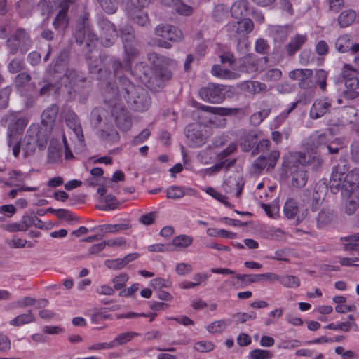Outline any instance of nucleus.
<instances>
[{
	"mask_svg": "<svg viewBox=\"0 0 359 359\" xmlns=\"http://www.w3.org/2000/svg\"><path fill=\"white\" fill-rule=\"evenodd\" d=\"M111 96L114 98V102L123 97L128 106L137 111H144L151 105V98L146 90L134 85L124 76L119 79V88H111Z\"/></svg>",
	"mask_w": 359,
	"mask_h": 359,
	"instance_id": "nucleus-1",
	"label": "nucleus"
},
{
	"mask_svg": "<svg viewBox=\"0 0 359 359\" xmlns=\"http://www.w3.org/2000/svg\"><path fill=\"white\" fill-rule=\"evenodd\" d=\"M341 195L347 198L344 212L348 215H353L359 207V168L348 172L343 180Z\"/></svg>",
	"mask_w": 359,
	"mask_h": 359,
	"instance_id": "nucleus-2",
	"label": "nucleus"
},
{
	"mask_svg": "<svg viewBox=\"0 0 359 359\" xmlns=\"http://www.w3.org/2000/svg\"><path fill=\"white\" fill-rule=\"evenodd\" d=\"M148 59L152 64L153 74L151 76L145 75L147 82L153 86L163 88V83L170 80L172 76L171 71L163 65L167 64L169 59L156 53H149Z\"/></svg>",
	"mask_w": 359,
	"mask_h": 359,
	"instance_id": "nucleus-3",
	"label": "nucleus"
},
{
	"mask_svg": "<svg viewBox=\"0 0 359 359\" xmlns=\"http://www.w3.org/2000/svg\"><path fill=\"white\" fill-rule=\"evenodd\" d=\"M235 88L231 86H225L209 83L207 86L201 88L198 91L200 97L213 104L221 103L226 98L234 96Z\"/></svg>",
	"mask_w": 359,
	"mask_h": 359,
	"instance_id": "nucleus-4",
	"label": "nucleus"
},
{
	"mask_svg": "<svg viewBox=\"0 0 359 359\" xmlns=\"http://www.w3.org/2000/svg\"><path fill=\"white\" fill-rule=\"evenodd\" d=\"M258 133L255 130H242L239 133L238 142L243 152H251L252 156L259 152H264L269 149L270 141L268 139H262L257 141Z\"/></svg>",
	"mask_w": 359,
	"mask_h": 359,
	"instance_id": "nucleus-5",
	"label": "nucleus"
},
{
	"mask_svg": "<svg viewBox=\"0 0 359 359\" xmlns=\"http://www.w3.org/2000/svg\"><path fill=\"white\" fill-rule=\"evenodd\" d=\"M75 0H41L39 6L46 8L50 13L60 8L55 18L53 25L55 29L63 30L67 25V14L69 6L74 3Z\"/></svg>",
	"mask_w": 359,
	"mask_h": 359,
	"instance_id": "nucleus-6",
	"label": "nucleus"
},
{
	"mask_svg": "<svg viewBox=\"0 0 359 359\" xmlns=\"http://www.w3.org/2000/svg\"><path fill=\"white\" fill-rule=\"evenodd\" d=\"M32 40L29 32L19 27L16 29L6 40V47L10 55H15L19 51L25 54L32 47Z\"/></svg>",
	"mask_w": 359,
	"mask_h": 359,
	"instance_id": "nucleus-7",
	"label": "nucleus"
},
{
	"mask_svg": "<svg viewBox=\"0 0 359 359\" xmlns=\"http://www.w3.org/2000/svg\"><path fill=\"white\" fill-rule=\"evenodd\" d=\"M341 76L344 82L346 89L342 95L348 100L358 97L359 92V71L349 64H345L341 69Z\"/></svg>",
	"mask_w": 359,
	"mask_h": 359,
	"instance_id": "nucleus-8",
	"label": "nucleus"
},
{
	"mask_svg": "<svg viewBox=\"0 0 359 359\" xmlns=\"http://www.w3.org/2000/svg\"><path fill=\"white\" fill-rule=\"evenodd\" d=\"M86 60L88 62L90 73H97V79L105 85V95L109 98L110 102H114V98L111 96V88H119V85L116 86L113 83L114 81V74H112L111 70L109 68L106 67L105 65L102 67L97 69V65H94V62L89 54L86 55Z\"/></svg>",
	"mask_w": 359,
	"mask_h": 359,
	"instance_id": "nucleus-9",
	"label": "nucleus"
},
{
	"mask_svg": "<svg viewBox=\"0 0 359 359\" xmlns=\"http://www.w3.org/2000/svg\"><path fill=\"white\" fill-rule=\"evenodd\" d=\"M64 79L68 81L69 87L80 95H86L91 89V81L88 79L83 72L76 69H67L64 74Z\"/></svg>",
	"mask_w": 359,
	"mask_h": 359,
	"instance_id": "nucleus-10",
	"label": "nucleus"
},
{
	"mask_svg": "<svg viewBox=\"0 0 359 359\" xmlns=\"http://www.w3.org/2000/svg\"><path fill=\"white\" fill-rule=\"evenodd\" d=\"M3 126H8V144L11 147L13 139L20 138L19 135L24 131L27 125V119L24 117H18L16 113L12 112L5 115L1 119Z\"/></svg>",
	"mask_w": 359,
	"mask_h": 359,
	"instance_id": "nucleus-11",
	"label": "nucleus"
},
{
	"mask_svg": "<svg viewBox=\"0 0 359 359\" xmlns=\"http://www.w3.org/2000/svg\"><path fill=\"white\" fill-rule=\"evenodd\" d=\"M349 168L348 161L344 158H340L337 163L333 165L329 182L330 190L333 194H336L342 190V180H344L346 177L344 175L348 173L347 172Z\"/></svg>",
	"mask_w": 359,
	"mask_h": 359,
	"instance_id": "nucleus-12",
	"label": "nucleus"
},
{
	"mask_svg": "<svg viewBox=\"0 0 359 359\" xmlns=\"http://www.w3.org/2000/svg\"><path fill=\"white\" fill-rule=\"evenodd\" d=\"M98 26L100 29V39L102 44L105 47H109L116 41L118 32L114 25L107 18L101 16L98 19Z\"/></svg>",
	"mask_w": 359,
	"mask_h": 359,
	"instance_id": "nucleus-13",
	"label": "nucleus"
},
{
	"mask_svg": "<svg viewBox=\"0 0 359 359\" xmlns=\"http://www.w3.org/2000/svg\"><path fill=\"white\" fill-rule=\"evenodd\" d=\"M253 28L254 23L248 18H245L236 22H231L226 26L229 36L234 39L245 36V34L251 32Z\"/></svg>",
	"mask_w": 359,
	"mask_h": 359,
	"instance_id": "nucleus-14",
	"label": "nucleus"
},
{
	"mask_svg": "<svg viewBox=\"0 0 359 359\" xmlns=\"http://www.w3.org/2000/svg\"><path fill=\"white\" fill-rule=\"evenodd\" d=\"M267 60V57L258 58L256 56L248 55L241 60L238 69L248 74H256L262 69L263 65Z\"/></svg>",
	"mask_w": 359,
	"mask_h": 359,
	"instance_id": "nucleus-15",
	"label": "nucleus"
},
{
	"mask_svg": "<svg viewBox=\"0 0 359 359\" xmlns=\"http://www.w3.org/2000/svg\"><path fill=\"white\" fill-rule=\"evenodd\" d=\"M313 70L310 69H296L289 72L290 79L298 81V86L302 89H309L314 86L311 80Z\"/></svg>",
	"mask_w": 359,
	"mask_h": 359,
	"instance_id": "nucleus-16",
	"label": "nucleus"
},
{
	"mask_svg": "<svg viewBox=\"0 0 359 359\" xmlns=\"http://www.w3.org/2000/svg\"><path fill=\"white\" fill-rule=\"evenodd\" d=\"M280 157V152L273 150L268 154L260 155L255 160L252 168L256 172H260L267 167V169H273L276 165L277 161Z\"/></svg>",
	"mask_w": 359,
	"mask_h": 359,
	"instance_id": "nucleus-17",
	"label": "nucleus"
},
{
	"mask_svg": "<svg viewBox=\"0 0 359 359\" xmlns=\"http://www.w3.org/2000/svg\"><path fill=\"white\" fill-rule=\"evenodd\" d=\"M27 145L30 147L32 151H34L36 147H38L39 149L43 150L48 140V131H46L42 128H39L36 133L32 132V130L27 131ZM27 138V136H26Z\"/></svg>",
	"mask_w": 359,
	"mask_h": 359,
	"instance_id": "nucleus-18",
	"label": "nucleus"
},
{
	"mask_svg": "<svg viewBox=\"0 0 359 359\" xmlns=\"http://www.w3.org/2000/svg\"><path fill=\"white\" fill-rule=\"evenodd\" d=\"M118 128L122 130H129L132 126L131 118L127 110L121 105H115L111 110Z\"/></svg>",
	"mask_w": 359,
	"mask_h": 359,
	"instance_id": "nucleus-19",
	"label": "nucleus"
},
{
	"mask_svg": "<svg viewBox=\"0 0 359 359\" xmlns=\"http://www.w3.org/2000/svg\"><path fill=\"white\" fill-rule=\"evenodd\" d=\"M326 137L325 133H315L304 141L303 145L308 151L317 154L319 149H325Z\"/></svg>",
	"mask_w": 359,
	"mask_h": 359,
	"instance_id": "nucleus-20",
	"label": "nucleus"
},
{
	"mask_svg": "<svg viewBox=\"0 0 359 359\" xmlns=\"http://www.w3.org/2000/svg\"><path fill=\"white\" fill-rule=\"evenodd\" d=\"M335 49L341 53L351 52L355 54L359 52V43H353L351 34H343L337 38L334 44Z\"/></svg>",
	"mask_w": 359,
	"mask_h": 359,
	"instance_id": "nucleus-21",
	"label": "nucleus"
},
{
	"mask_svg": "<svg viewBox=\"0 0 359 359\" xmlns=\"http://www.w3.org/2000/svg\"><path fill=\"white\" fill-rule=\"evenodd\" d=\"M128 18L141 27H146L149 24V18L147 13L142 9H137L133 1H129L126 10Z\"/></svg>",
	"mask_w": 359,
	"mask_h": 359,
	"instance_id": "nucleus-22",
	"label": "nucleus"
},
{
	"mask_svg": "<svg viewBox=\"0 0 359 359\" xmlns=\"http://www.w3.org/2000/svg\"><path fill=\"white\" fill-rule=\"evenodd\" d=\"M332 107L331 100L327 97L316 99L309 111V116L317 119L327 114Z\"/></svg>",
	"mask_w": 359,
	"mask_h": 359,
	"instance_id": "nucleus-23",
	"label": "nucleus"
},
{
	"mask_svg": "<svg viewBox=\"0 0 359 359\" xmlns=\"http://www.w3.org/2000/svg\"><path fill=\"white\" fill-rule=\"evenodd\" d=\"M291 184L294 187H304L308 180L307 171L302 165L290 167Z\"/></svg>",
	"mask_w": 359,
	"mask_h": 359,
	"instance_id": "nucleus-24",
	"label": "nucleus"
},
{
	"mask_svg": "<svg viewBox=\"0 0 359 359\" xmlns=\"http://www.w3.org/2000/svg\"><path fill=\"white\" fill-rule=\"evenodd\" d=\"M283 210L288 219H293L297 215V223L302 221L308 213L307 209H304L300 212L297 202L292 198H290L285 202Z\"/></svg>",
	"mask_w": 359,
	"mask_h": 359,
	"instance_id": "nucleus-25",
	"label": "nucleus"
},
{
	"mask_svg": "<svg viewBox=\"0 0 359 359\" xmlns=\"http://www.w3.org/2000/svg\"><path fill=\"white\" fill-rule=\"evenodd\" d=\"M59 111V107L56 104L47 107L41 115V123L45 126V130L50 133Z\"/></svg>",
	"mask_w": 359,
	"mask_h": 359,
	"instance_id": "nucleus-26",
	"label": "nucleus"
},
{
	"mask_svg": "<svg viewBox=\"0 0 359 359\" xmlns=\"http://www.w3.org/2000/svg\"><path fill=\"white\" fill-rule=\"evenodd\" d=\"M201 128L199 124L192 123L188 125L185 130L187 138L197 147L202 145L205 140V135L202 133Z\"/></svg>",
	"mask_w": 359,
	"mask_h": 359,
	"instance_id": "nucleus-27",
	"label": "nucleus"
},
{
	"mask_svg": "<svg viewBox=\"0 0 359 359\" xmlns=\"http://www.w3.org/2000/svg\"><path fill=\"white\" fill-rule=\"evenodd\" d=\"M140 55L138 49L135 47V42L123 43V62L125 71L131 70V62Z\"/></svg>",
	"mask_w": 359,
	"mask_h": 359,
	"instance_id": "nucleus-28",
	"label": "nucleus"
},
{
	"mask_svg": "<svg viewBox=\"0 0 359 359\" xmlns=\"http://www.w3.org/2000/svg\"><path fill=\"white\" fill-rule=\"evenodd\" d=\"M65 122L67 126L74 131L79 141L83 142V130L76 114L72 111L67 112L65 116Z\"/></svg>",
	"mask_w": 359,
	"mask_h": 359,
	"instance_id": "nucleus-29",
	"label": "nucleus"
},
{
	"mask_svg": "<svg viewBox=\"0 0 359 359\" xmlns=\"http://www.w3.org/2000/svg\"><path fill=\"white\" fill-rule=\"evenodd\" d=\"M250 11V4L247 0H238L235 1L231 8V13L236 19H241L246 16Z\"/></svg>",
	"mask_w": 359,
	"mask_h": 359,
	"instance_id": "nucleus-30",
	"label": "nucleus"
},
{
	"mask_svg": "<svg viewBox=\"0 0 359 359\" xmlns=\"http://www.w3.org/2000/svg\"><path fill=\"white\" fill-rule=\"evenodd\" d=\"M307 41L306 35L296 34L291 38L289 43L285 46L287 53L289 56L294 55Z\"/></svg>",
	"mask_w": 359,
	"mask_h": 359,
	"instance_id": "nucleus-31",
	"label": "nucleus"
},
{
	"mask_svg": "<svg viewBox=\"0 0 359 359\" xmlns=\"http://www.w3.org/2000/svg\"><path fill=\"white\" fill-rule=\"evenodd\" d=\"M211 73L213 76L222 79H235L240 76L238 73L226 69L220 65H214Z\"/></svg>",
	"mask_w": 359,
	"mask_h": 359,
	"instance_id": "nucleus-32",
	"label": "nucleus"
},
{
	"mask_svg": "<svg viewBox=\"0 0 359 359\" xmlns=\"http://www.w3.org/2000/svg\"><path fill=\"white\" fill-rule=\"evenodd\" d=\"M334 219V212L329 208H323L318 212L316 217V226L318 228H324L330 224Z\"/></svg>",
	"mask_w": 359,
	"mask_h": 359,
	"instance_id": "nucleus-33",
	"label": "nucleus"
},
{
	"mask_svg": "<svg viewBox=\"0 0 359 359\" xmlns=\"http://www.w3.org/2000/svg\"><path fill=\"white\" fill-rule=\"evenodd\" d=\"M88 32H89V25L87 21L83 18L77 22L76 26L74 32L76 42L79 44H82L85 41Z\"/></svg>",
	"mask_w": 359,
	"mask_h": 359,
	"instance_id": "nucleus-34",
	"label": "nucleus"
},
{
	"mask_svg": "<svg viewBox=\"0 0 359 359\" xmlns=\"http://www.w3.org/2000/svg\"><path fill=\"white\" fill-rule=\"evenodd\" d=\"M198 109L203 111L209 112L214 114H219L222 116L236 114L239 110L238 108L216 107L203 104H200Z\"/></svg>",
	"mask_w": 359,
	"mask_h": 359,
	"instance_id": "nucleus-35",
	"label": "nucleus"
},
{
	"mask_svg": "<svg viewBox=\"0 0 359 359\" xmlns=\"http://www.w3.org/2000/svg\"><path fill=\"white\" fill-rule=\"evenodd\" d=\"M356 19V12L352 9L344 11L338 17V23L342 28L351 26Z\"/></svg>",
	"mask_w": 359,
	"mask_h": 359,
	"instance_id": "nucleus-36",
	"label": "nucleus"
},
{
	"mask_svg": "<svg viewBox=\"0 0 359 359\" xmlns=\"http://www.w3.org/2000/svg\"><path fill=\"white\" fill-rule=\"evenodd\" d=\"M243 90H245L249 93H259L266 88V86L264 83L259 81H245L241 84Z\"/></svg>",
	"mask_w": 359,
	"mask_h": 359,
	"instance_id": "nucleus-37",
	"label": "nucleus"
},
{
	"mask_svg": "<svg viewBox=\"0 0 359 359\" xmlns=\"http://www.w3.org/2000/svg\"><path fill=\"white\" fill-rule=\"evenodd\" d=\"M192 243H193V238L190 236L184 235V234L175 236L172 239L173 245L179 250H182V249L188 248L189 246H190L192 244Z\"/></svg>",
	"mask_w": 359,
	"mask_h": 359,
	"instance_id": "nucleus-38",
	"label": "nucleus"
},
{
	"mask_svg": "<svg viewBox=\"0 0 359 359\" xmlns=\"http://www.w3.org/2000/svg\"><path fill=\"white\" fill-rule=\"evenodd\" d=\"M62 158V150L59 145L50 144L48 149V161L50 163H56Z\"/></svg>",
	"mask_w": 359,
	"mask_h": 359,
	"instance_id": "nucleus-39",
	"label": "nucleus"
},
{
	"mask_svg": "<svg viewBox=\"0 0 359 359\" xmlns=\"http://www.w3.org/2000/svg\"><path fill=\"white\" fill-rule=\"evenodd\" d=\"M35 318L33 316L31 311H29L27 313L18 315L15 318L12 319L9 323L13 326H20L22 325L34 322Z\"/></svg>",
	"mask_w": 359,
	"mask_h": 359,
	"instance_id": "nucleus-40",
	"label": "nucleus"
},
{
	"mask_svg": "<svg viewBox=\"0 0 359 359\" xmlns=\"http://www.w3.org/2000/svg\"><path fill=\"white\" fill-rule=\"evenodd\" d=\"M121 36L123 43L135 42V30L130 25H125L121 29Z\"/></svg>",
	"mask_w": 359,
	"mask_h": 359,
	"instance_id": "nucleus-41",
	"label": "nucleus"
},
{
	"mask_svg": "<svg viewBox=\"0 0 359 359\" xmlns=\"http://www.w3.org/2000/svg\"><path fill=\"white\" fill-rule=\"evenodd\" d=\"M327 72L324 69H317L315 73L316 81L313 82L314 86L318 85L323 91H325L327 88Z\"/></svg>",
	"mask_w": 359,
	"mask_h": 359,
	"instance_id": "nucleus-42",
	"label": "nucleus"
},
{
	"mask_svg": "<svg viewBox=\"0 0 359 359\" xmlns=\"http://www.w3.org/2000/svg\"><path fill=\"white\" fill-rule=\"evenodd\" d=\"M102 10L107 14H114L118 9V0H97Z\"/></svg>",
	"mask_w": 359,
	"mask_h": 359,
	"instance_id": "nucleus-43",
	"label": "nucleus"
},
{
	"mask_svg": "<svg viewBox=\"0 0 359 359\" xmlns=\"http://www.w3.org/2000/svg\"><path fill=\"white\" fill-rule=\"evenodd\" d=\"M105 67L111 70L112 74H114V78L121 73L123 69L125 70L124 63L123 64L118 58L115 57L110 58L105 64Z\"/></svg>",
	"mask_w": 359,
	"mask_h": 359,
	"instance_id": "nucleus-44",
	"label": "nucleus"
},
{
	"mask_svg": "<svg viewBox=\"0 0 359 359\" xmlns=\"http://www.w3.org/2000/svg\"><path fill=\"white\" fill-rule=\"evenodd\" d=\"M231 324L230 320H219L210 323L207 330L210 333L221 332Z\"/></svg>",
	"mask_w": 359,
	"mask_h": 359,
	"instance_id": "nucleus-45",
	"label": "nucleus"
},
{
	"mask_svg": "<svg viewBox=\"0 0 359 359\" xmlns=\"http://www.w3.org/2000/svg\"><path fill=\"white\" fill-rule=\"evenodd\" d=\"M69 60V51L63 49L60 51L55 64L54 71L60 72L65 67Z\"/></svg>",
	"mask_w": 359,
	"mask_h": 359,
	"instance_id": "nucleus-46",
	"label": "nucleus"
},
{
	"mask_svg": "<svg viewBox=\"0 0 359 359\" xmlns=\"http://www.w3.org/2000/svg\"><path fill=\"white\" fill-rule=\"evenodd\" d=\"M278 280L284 287L292 288L297 287L300 285V280L294 276H279Z\"/></svg>",
	"mask_w": 359,
	"mask_h": 359,
	"instance_id": "nucleus-47",
	"label": "nucleus"
},
{
	"mask_svg": "<svg viewBox=\"0 0 359 359\" xmlns=\"http://www.w3.org/2000/svg\"><path fill=\"white\" fill-rule=\"evenodd\" d=\"M352 327H355L357 330L358 326L353 322L346 321L339 324L330 323L324 327L325 329L338 330H341L344 332H348Z\"/></svg>",
	"mask_w": 359,
	"mask_h": 359,
	"instance_id": "nucleus-48",
	"label": "nucleus"
},
{
	"mask_svg": "<svg viewBox=\"0 0 359 359\" xmlns=\"http://www.w3.org/2000/svg\"><path fill=\"white\" fill-rule=\"evenodd\" d=\"M7 67L10 73H18L25 69V63L23 59L15 57L8 63Z\"/></svg>",
	"mask_w": 359,
	"mask_h": 359,
	"instance_id": "nucleus-49",
	"label": "nucleus"
},
{
	"mask_svg": "<svg viewBox=\"0 0 359 359\" xmlns=\"http://www.w3.org/2000/svg\"><path fill=\"white\" fill-rule=\"evenodd\" d=\"M34 2L32 0H20L16 3V7L19 13L22 15H27L33 9Z\"/></svg>",
	"mask_w": 359,
	"mask_h": 359,
	"instance_id": "nucleus-50",
	"label": "nucleus"
},
{
	"mask_svg": "<svg viewBox=\"0 0 359 359\" xmlns=\"http://www.w3.org/2000/svg\"><path fill=\"white\" fill-rule=\"evenodd\" d=\"M273 355L270 351L263 349H255L249 353L250 359H271Z\"/></svg>",
	"mask_w": 359,
	"mask_h": 359,
	"instance_id": "nucleus-51",
	"label": "nucleus"
},
{
	"mask_svg": "<svg viewBox=\"0 0 359 359\" xmlns=\"http://www.w3.org/2000/svg\"><path fill=\"white\" fill-rule=\"evenodd\" d=\"M344 241L348 242L344 245V249L346 250L351 251L358 250L359 245L355 243V242H359V233L345 237Z\"/></svg>",
	"mask_w": 359,
	"mask_h": 359,
	"instance_id": "nucleus-52",
	"label": "nucleus"
},
{
	"mask_svg": "<svg viewBox=\"0 0 359 359\" xmlns=\"http://www.w3.org/2000/svg\"><path fill=\"white\" fill-rule=\"evenodd\" d=\"M233 318L235 319L236 324L245 323L248 320H255L257 318L256 313L251 311L250 313H236L233 314Z\"/></svg>",
	"mask_w": 359,
	"mask_h": 359,
	"instance_id": "nucleus-53",
	"label": "nucleus"
},
{
	"mask_svg": "<svg viewBox=\"0 0 359 359\" xmlns=\"http://www.w3.org/2000/svg\"><path fill=\"white\" fill-rule=\"evenodd\" d=\"M104 111L101 108H95L93 109L90 115V122L94 127H98L102 121Z\"/></svg>",
	"mask_w": 359,
	"mask_h": 359,
	"instance_id": "nucleus-54",
	"label": "nucleus"
},
{
	"mask_svg": "<svg viewBox=\"0 0 359 359\" xmlns=\"http://www.w3.org/2000/svg\"><path fill=\"white\" fill-rule=\"evenodd\" d=\"M269 109H264L260 111L253 114L250 116V122L252 125L257 126L263 121L270 114Z\"/></svg>",
	"mask_w": 359,
	"mask_h": 359,
	"instance_id": "nucleus-55",
	"label": "nucleus"
},
{
	"mask_svg": "<svg viewBox=\"0 0 359 359\" xmlns=\"http://www.w3.org/2000/svg\"><path fill=\"white\" fill-rule=\"evenodd\" d=\"M128 278L129 276L126 273H121L118 276L114 277L112 280L114 290H122L125 287L126 283L128 281Z\"/></svg>",
	"mask_w": 359,
	"mask_h": 359,
	"instance_id": "nucleus-56",
	"label": "nucleus"
},
{
	"mask_svg": "<svg viewBox=\"0 0 359 359\" xmlns=\"http://www.w3.org/2000/svg\"><path fill=\"white\" fill-rule=\"evenodd\" d=\"M130 227V225L127 224H106L98 226L99 229H105V232L107 233H116L122 230L128 229Z\"/></svg>",
	"mask_w": 359,
	"mask_h": 359,
	"instance_id": "nucleus-57",
	"label": "nucleus"
},
{
	"mask_svg": "<svg viewBox=\"0 0 359 359\" xmlns=\"http://www.w3.org/2000/svg\"><path fill=\"white\" fill-rule=\"evenodd\" d=\"M166 194L168 198L177 199L182 198L184 195V191L181 187L172 186L167 189Z\"/></svg>",
	"mask_w": 359,
	"mask_h": 359,
	"instance_id": "nucleus-58",
	"label": "nucleus"
},
{
	"mask_svg": "<svg viewBox=\"0 0 359 359\" xmlns=\"http://www.w3.org/2000/svg\"><path fill=\"white\" fill-rule=\"evenodd\" d=\"M171 30L169 31L168 34H165V39L170 41L177 42L182 39L183 34L180 29L175 26L171 25Z\"/></svg>",
	"mask_w": 359,
	"mask_h": 359,
	"instance_id": "nucleus-59",
	"label": "nucleus"
},
{
	"mask_svg": "<svg viewBox=\"0 0 359 359\" xmlns=\"http://www.w3.org/2000/svg\"><path fill=\"white\" fill-rule=\"evenodd\" d=\"M136 334L135 332H125L116 336L111 342H114V347L118 344L123 345L130 341Z\"/></svg>",
	"mask_w": 359,
	"mask_h": 359,
	"instance_id": "nucleus-60",
	"label": "nucleus"
},
{
	"mask_svg": "<svg viewBox=\"0 0 359 359\" xmlns=\"http://www.w3.org/2000/svg\"><path fill=\"white\" fill-rule=\"evenodd\" d=\"M58 86L50 82H44V85L39 90L40 96H48L52 92L55 93L58 90Z\"/></svg>",
	"mask_w": 359,
	"mask_h": 359,
	"instance_id": "nucleus-61",
	"label": "nucleus"
},
{
	"mask_svg": "<svg viewBox=\"0 0 359 359\" xmlns=\"http://www.w3.org/2000/svg\"><path fill=\"white\" fill-rule=\"evenodd\" d=\"M227 15V11L224 8V6L220 4L215 7L212 18L217 22H221L224 20Z\"/></svg>",
	"mask_w": 359,
	"mask_h": 359,
	"instance_id": "nucleus-62",
	"label": "nucleus"
},
{
	"mask_svg": "<svg viewBox=\"0 0 359 359\" xmlns=\"http://www.w3.org/2000/svg\"><path fill=\"white\" fill-rule=\"evenodd\" d=\"M11 89L8 87L0 90V109H5L8 105Z\"/></svg>",
	"mask_w": 359,
	"mask_h": 359,
	"instance_id": "nucleus-63",
	"label": "nucleus"
},
{
	"mask_svg": "<svg viewBox=\"0 0 359 359\" xmlns=\"http://www.w3.org/2000/svg\"><path fill=\"white\" fill-rule=\"evenodd\" d=\"M214 344L210 341H200L195 344L194 348L199 352H208L213 350Z\"/></svg>",
	"mask_w": 359,
	"mask_h": 359,
	"instance_id": "nucleus-64",
	"label": "nucleus"
}]
</instances>
